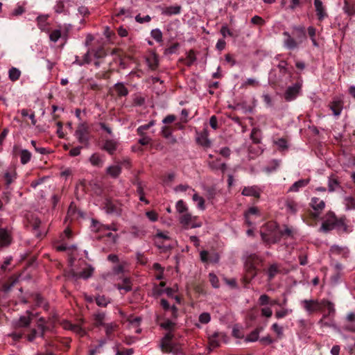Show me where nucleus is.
Wrapping results in <instances>:
<instances>
[{"instance_id":"nucleus-36","label":"nucleus","mask_w":355,"mask_h":355,"mask_svg":"<svg viewBox=\"0 0 355 355\" xmlns=\"http://www.w3.org/2000/svg\"><path fill=\"white\" fill-rule=\"evenodd\" d=\"M89 162L94 166H101L103 164L101 157L97 153H94L90 157Z\"/></svg>"},{"instance_id":"nucleus-13","label":"nucleus","mask_w":355,"mask_h":355,"mask_svg":"<svg viewBox=\"0 0 355 355\" xmlns=\"http://www.w3.org/2000/svg\"><path fill=\"white\" fill-rule=\"evenodd\" d=\"M197 141L200 145L204 147H210L211 141L209 139V133L207 130H204L201 133L198 135Z\"/></svg>"},{"instance_id":"nucleus-59","label":"nucleus","mask_w":355,"mask_h":355,"mask_svg":"<svg viewBox=\"0 0 355 355\" xmlns=\"http://www.w3.org/2000/svg\"><path fill=\"white\" fill-rule=\"evenodd\" d=\"M261 315L266 318H270L272 315V309L269 306H265L261 309Z\"/></svg>"},{"instance_id":"nucleus-42","label":"nucleus","mask_w":355,"mask_h":355,"mask_svg":"<svg viewBox=\"0 0 355 355\" xmlns=\"http://www.w3.org/2000/svg\"><path fill=\"white\" fill-rule=\"evenodd\" d=\"M96 302L99 306H106L110 303V300L104 295H98L96 297Z\"/></svg>"},{"instance_id":"nucleus-30","label":"nucleus","mask_w":355,"mask_h":355,"mask_svg":"<svg viewBox=\"0 0 355 355\" xmlns=\"http://www.w3.org/2000/svg\"><path fill=\"white\" fill-rule=\"evenodd\" d=\"M192 199L197 203V208L200 210L204 211L205 209V200L202 197L200 196L197 193H194Z\"/></svg>"},{"instance_id":"nucleus-15","label":"nucleus","mask_w":355,"mask_h":355,"mask_svg":"<svg viewBox=\"0 0 355 355\" xmlns=\"http://www.w3.org/2000/svg\"><path fill=\"white\" fill-rule=\"evenodd\" d=\"M123 284H116L115 286L118 290L121 291V293L123 295L124 293L129 292L132 290L131 283L130 278L125 277L122 278Z\"/></svg>"},{"instance_id":"nucleus-41","label":"nucleus","mask_w":355,"mask_h":355,"mask_svg":"<svg viewBox=\"0 0 355 355\" xmlns=\"http://www.w3.org/2000/svg\"><path fill=\"white\" fill-rule=\"evenodd\" d=\"M146 62L151 69H155L158 65V60L155 55H152L147 58Z\"/></svg>"},{"instance_id":"nucleus-38","label":"nucleus","mask_w":355,"mask_h":355,"mask_svg":"<svg viewBox=\"0 0 355 355\" xmlns=\"http://www.w3.org/2000/svg\"><path fill=\"white\" fill-rule=\"evenodd\" d=\"M293 310L291 309H282L275 311V316L277 319H282L292 313Z\"/></svg>"},{"instance_id":"nucleus-3","label":"nucleus","mask_w":355,"mask_h":355,"mask_svg":"<svg viewBox=\"0 0 355 355\" xmlns=\"http://www.w3.org/2000/svg\"><path fill=\"white\" fill-rule=\"evenodd\" d=\"M180 224L186 230L200 227L202 223L198 220V217L193 216L189 211L179 216Z\"/></svg>"},{"instance_id":"nucleus-17","label":"nucleus","mask_w":355,"mask_h":355,"mask_svg":"<svg viewBox=\"0 0 355 355\" xmlns=\"http://www.w3.org/2000/svg\"><path fill=\"white\" fill-rule=\"evenodd\" d=\"M309 183V179L300 180L292 184L288 191L297 192L301 188L305 187Z\"/></svg>"},{"instance_id":"nucleus-40","label":"nucleus","mask_w":355,"mask_h":355,"mask_svg":"<svg viewBox=\"0 0 355 355\" xmlns=\"http://www.w3.org/2000/svg\"><path fill=\"white\" fill-rule=\"evenodd\" d=\"M8 73H9V78L12 81L17 80L21 76V71L15 67H12L11 69H10Z\"/></svg>"},{"instance_id":"nucleus-16","label":"nucleus","mask_w":355,"mask_h":355,"mask_svg":"<svg viewBox=\"0 0 355 355\" xmlns=\"http://www.w3.org/2000/svg\"><path fill=\"white\" fill-rule=\"evenodd\" d=\"M285 36L284 46L285 48L292 50L297 47V42L293 38L288 32H284Z\"/></svg>"},{"instance_id":"nucleus-8","label":"nucleus","mask_w":355,"mask_h":355,"mask_svg":"<svg viewBox=\"0 0 355 355\" xmlns=\"http://www.w3.org/2000/svg\"><path fill=\"white\" fill-rule=\"evenodd\" d=\"M300 303L309 314L320 309V302L315 300H304Z\"/></svg>"},{"instance_id":"nucleus-9","label":"nucleus","mask_w":355,"mask_h":355,"mask_svg":"<svg viewBox=\"0 0 355 355\" xmlns=\"http://www.w3.org/2000/svg\"><path fill=\"white\" fill-rule=\"evenodd\" d=\"M313 4L316 15L319 21H321L327 17L328 15L326 11V8L321 0H314Z\"/></svg>"},{"instance_id":"nucleus-46","label":"nucleus","mask_w":355,"mask_h":355,"mask_svg":"<svg viewBox=\"0 0 355 355\" xmlns=\"http://www.w3.org/2000/svg\"><path fill=\"white\" fill-rule=\"evenodd\" d=\"M323 306L327 309L329 315L334 314L335 313L334 305L331 302L324 300L320 302V306Z\"/></svg>"},{"instance_id":"nucleus-62","label":"nucleus","mask_w":355,"mask_h":355,"mask_svg":"<svg viewBox=\"0 0 355 355\" xmlns=\"http://www.w3.org/2000/svg\"><path fill=\"white\" fill-rule=\"evenodd\" d=\"M331 251L332 253H336V254H339L342 252H343L344 253L348 252V250L346 248L340 247L338 245H333L331 248Z\"/></svg>"},{"instance_id":"nucleus-60","label":"nucleus","mask_w":355,"mask_h":355,"mask_svg":"<svg viewBox=\"0 0 355 355\" xmlns=\"http://www.w3.org/2000/svg\"><path fill=\"white\" fill-rule=\"evenodd\" d=\"M146 216L151 222H155L158 220V215L154 211H148L146 212Z\"/></svg>"},{"instance_id":"nucleus-31","label":"nucleus","mask_w":355,"mask_h":355,"mask_svg":"<svg viewBox=\"0 0 355 355\" xmlns=\"http://www.w3.org/2000/svg\"><path fill=\"white\" fill-rule=\"evenodd\" d=\"M175 209L180 216L189 211L187 205L182 200H180L176 202Z\"/></svg>"},{"instance_id":"nucleus-4","label":"nucleus","mask_w":355,"mask_h":355,"mask_svg":"<svg viewBox=\"0 0 355 355\" xmlns=\"http://www.w3.org/2000/svg\"><path fill=\"white\" fill-rule=\"evenodd\" d=\"M12 241V229L11 227H0V250L9 246Z\"/></svg>"},{"instance_id":"nucleus-34","label":"nucleus","mask_w":355,"mask_h":355,"mask_svg":"<svg viewBox=\"0 0 355 355\" xmlns=\"http://www.w3.org/2000/svg\"><path fill=\"white\" fill-rule=\"evenodd\" d=\"M31 153L26 149L21 150L20 152V159L22 164H26L31 159Z\"/></svg>"},{"instance_id":"nucleus-6","label":"nucleus","mask_w":355,"mask_h":355,"mask_svg":"<svg viewBox=\"0 0 355 355\" xmlns=\"http://www.w3.org/2000/svg\"><path fill=\"white\" fill-rule=\"evenodd\" d=\"M60 324L64 329L71 331L79 337H83L87 334L85 329L79 324H73L66 320H62Z\"/></svg>"},{"instance_id":"nucleus-28","label":"nucleus","mask_w":355,"mask_h":355,"mask_svg":"<svg viewBox=\"0 0 355 355\" xmlns=\"http://www.w3.org/2000/svg\"><path fill=\"white\" fill-rule=\"evenodd\" d=\"M121 172V167L119 164H115L112 166H110L107 168V173L108 175L113 178H116L119 175Z\"/></svg>"},{"instance_id":"nucleus-5","label":"nucleus","mask_w":355,"mask_h":355,"mask_svg":"<svg viewBox=\"0 0 355 355\" xmlns=\"http://www.w3.org/2000/svg\"><path fill=\"white\" fill-rule=\"evenodd\" d=\"M75 136L79 143L85 146H89V128L87 125L85 123L80 124L75 132Z\"/></svg>"},{"instance_id":"nucleus-35","label":"nucleus","mask_w":355,"mask_h":355,"mask_svg":"<svg viewBox=\"0 0 355 355\" xmlns=\"http://www.w3.org/2000/svg\"><path fill=\"white\" fill-rule=\"evenodd\" d=\"M339 187V182L336 178L331 176L328 180V190L329 192H333Z\"/></svg>"},{"instance_id":"nucleus-57","label":"nucleus","mask_w":355,"mask_h":355,"mask_svg":"<svg viewBox=\"0 0 355 355\" xmlns=\"http://www.w3.org/2000/svg\"><path fill=\"white\" fill-rule=\"evenodd\" d=\"M270 297L266 294H262L259 298V304L261 306L270 304Z\"/></svg>"},{"instance_id":"nucleus-1","label":"nucleus","mask_w":355,"mask_h":355,"mask_svg":"<svg viewBox=\"0 0 355 355\" xmlns=\"http://www.w3.org/2000/svg\"><path fill=\"white\" fill-rule=\"evenodd\" d=\"M334 229L344 232H348L345 220L343 218H337L335 214L330 211L326 214L319 231L323 233H328Z\"/></svg>"},{"instance_id":"nucleus-63","label":"nucleus","mask_w":355,"mask_h":355,"mask_svg":"<svg viewBox=\"0 0 355 355\" xmlns=\"http://www.w3.org/2000/svg\"><path fill=\"white\" fill-rule=\"evenodd\" d=\"M150 19L151 17L149 15L141 17L140 15H138L135 17V20L140 24L149 22Z\"/></svg>"},{"instance_id":"nucleus-19","label":"nucleus","mask_w":355,"mask_h":355,"mask_svg":"<svg viewBox=\"0 0 355 355\" xmlns=\"http://www.w3.org/2000/svg\"><path fill=\"white\" fill-rule=\"evenodd\" d=\"M171 237L168 232L158 231L155 236V242L159 248L162 246L159 244L161 241H169Z\"/></svg>"},{"instance_id":"nucleus-11","label":"nucleus","mask_w":355,"mask_h":355,"mask_svg":"<svg viewBox=\"0 0 355 355\" xmlns=\"http://www.w3.org/2000/svg\"><path fill=\"white\" fill-rule=\"evenodd\" d=\"M262 190L258 186L254 185L250 187H245L241 192V194L245 196H252L254 198H259Z\"/></svg>"},{"instance_id":"nucleus-25","label":"nucleus","mask_w":355,"mask_h":355,"mask_svg":"<svg viewBox=\"0 0 355 355\" xmlns=\"http://www.w3.org/2000/svg\"><path fill=\"white\" fill-rule=\"evenodd\" d=\"M279 272V266L276 263L272 264L267 270L268 280L272 281V279Z\"/></svg>"},{"instance_id":"nucleus-26","label":"nucleus","mask_w":355,"mask_h":355,"mask_svg":"<svg viewBox=\"0 0 355 355\" xmlns=\"http://www.w3.org/2000/svg\"><path fill=\"white\" fill-rule=\"evenodd\" d=\"M161 133L164 137L170 139L171 143H175L176 139L172 135V131L169 127L164 125L162 128Z\"/></svg>"},{"instance_id":"nucleus-52","label":"nucleus","mask_w":355,"mask_h":355,"mask_svg":"<svg viewBox=\"0 0 355 355\" xmlns=\"http://www.w3.org/2000/svg\"><path fill=\"white\" fill-rule=\"evenodd\" d=\"M25 12V8L24 6L17 4V7L12 11L10 15L11 16H19L21 15Z\"/></svg>"},{"instance_id":"nucleus-33","label":"nucleus","mask_w":355,"mask_h":355,"mask_svg":"<svg viewBox=\"0 0 355 355\" xmlns=\"http://www.w3.org/2000/svg\"><path fill=\"white\" fill-rule=\"evenodd\" d=\"M263 330L262 327L257 328L252 331L246 338L245 341L247 342H255L259 339V335Z\"/></svg>"},{"instance_id":"nucleus-29","label":"nucleus","mask_w":355,"mask_h":355,"mask_svg":"<svg viewBox=\"0 0 355 355\" xmlns=\"http://www.w3.org/2000/svg\"><path fill=\"white\" fill-rule=\"evenodd\" d=\"M94 324L97 327L104 326L106 323H104L105 320V313L103 312H98L94 315Z\"/></svg>"},{"instance_id":"nucleus-49","label":"nucleus","mask_w":355,"mask_h":355,"mask_svg":"<svg viewBox=\"0 0 355 355\" xmlns=\"http://www.w3.org/2000/svg\"><path fill=\"white\" fill-rule=\"evenodd\" d=\"M196 60V57L193 51H190L186 58V64L191 66Z\"/></svg>"},{"instance_id":"nucleus-44","label":"nucleus","mask_w":355,"mask_h":355,"mask_svg":"<svg viewBox=\"0 0 355 355\" xmlns=\"http://www.w3.org/2000/svg\"><path fill=\"white\" fill-rule=\"evenodd\" d=\"M248 86L256 87L259 86V81L255 78H249L241 84V87H248Z\"/></svg>"},{"instance_id":"nucleus-45","label":"nucleus","mask_w":355,"mask_h":355,"mask_svg":"<svg viewBox=\"0 0 355 355\" xmlns=\"http://www.w3.org/2000/svg\"><path fill=\"white\" fill-rule=\"evenodd\" d=\"M271 329L277 334L279 338H282L284 336V329L282 326L277 323H274L271 326Z\"/></svg>"},{"instance_id":"nucleus-51","label":"nucleus","mask_w":355,"mask_h":355,"mask_svg":"<svg viewBox=\"0 0 355 355\" xmlns=\"http://www.w3.org/2000/svg\"><path fill=\"white\" fill-rule=\"evenodd\" d=\"M275 144L278 146L280 150H286L288 148V142L284 138H280L274 141Z\"/></svg>"},{"instance_id":"nucleus-56","label":"nucleus","mask_w":355,"mask_h":355,"mask_svg":"<svg viewBox=\"0 0 355 355\" xmlns=\"http://www.w3.org/2000/svg\"><path fill=\"white\" fill-rule=\"evenodd\" d=\"M211 320V316L209 313L205 312L199 315V322L202 324H207Z\"/></svg>"},{"instance_id":"nucleus-37","label":"nucleus","mask_w":355,"mask_h":355,"mask_svg":"<svg viewBox=\"0 0 355 355\" xmlns=\"http://www.w3.org/2000/svg\"><path fill=\"white\" fill-rule=\"evenodd\" d=\"M128 265L127 262L124 261L117 266L113 267L112 272L114 275H119L123 274L125 272V269L126 266Z\"/></svg>"},{"instance_id":"nucleus-50","label":"nucleus","mask_w":355,"mask_h":355,"mask_svg":"<svg viewBox=\"0 0 355 355\" xmlns=\"http://www.w3.org/2000/svg\"><path fill=\"white\" fill-rule=\"evenodd\" d=\"M54 10L56 13L60 14L65 12L64 3L62 1L58 0L54 6Z\"/></svg>"},{"instance_id":"nucleus-23","label":"nucleus","mask_w":355,"mask_h":355,"mask_svg":"<svg viewBox=\"0 0 355 355\" xmlns=\"http://www.w3.org/2000/svg\"><path fill=\"white\" fill-rule=\"evenodd\" d=\"M200 259L202 262H207L208 261L211 262H218L219 260V256L217 254H214L212 257L209 256L207 251L203 250L200 252Z\"/></svg>"},{"instance_id":"nucleus-21","label":"nucleus","mask_w":355,"mask_h":355,"mask_svg":"<svg viewBox=\"0 0 355 355\" xmlns=\"http://www.w3.org/2000/svg\"><path fill=\"white\" fill-rule=\"evenodd\" d=\"M251 216H259V211L255 207H250L248 211L245 214V221L249 226L252 225L251 221Z\"/></svg>"},{"instance_id":"nucleus-32","label":"nucleus","mask_w":355,"mask_h":355,"mask_svg":"<svg viewBox=\"0 0 355 355\" xmlns=\"http://www.w3.org/2000/svg\"><path fill=\"white\" fill-rule=\"evenodd\" d=\"M286 208L287 211L294 214L298 210V204L293 200H288L286 202Z\"/></svg>"},{"instance_id":"nucleus-48","label":"nucleus","mask_w":355,"mask_h":355,"mask_svg":"<svg viewBox=\"0 0 355 355\" xmlns=\"http://www.w3.org/2000/svg\"><path fill=\"white\" fill-rule=\"evenodd\" d=\"M61 37V31L55 29L49 34V39L51 42H56Z\"/></svg>"},{"instance_id":"nucleus-54","label":"nucleus","mask_w":355,"mask_h":355,"mask_svg":"<svg viewBox=\"0 0 355 355\" xmlns=\"http://www.w3.org/2000/svg\"><path fill=\"white\" fill-rule=\"evenodd\" d=\"M293 229L288 227V226L285 225L284 227V229L280 231V234L282 236H286L287 237H293Z\"/></svg>"},{"instance_id":"nucleus-14","label":"nucleus","mask_w":355,"mask_h":355,"mask_svg":"<svg viewBox=\"0 0 355 355\" xmlns=\"http://www.w3.org/2000/svg\"><path fill=\"white\" fill-rule=\"evenodd\" d=\"M118 146V142L114 139H105L103 149L109 154L112 155L116 151Z\"/></svg>"},{"instance_id":"nucleus-18","label":"nucleus","mask_w":355,"mask_h":355,"mask_svg":"<svg viewBox=\"0 0 355 355\" xmlns=\"http://www.w3.org/2000/svg\"><path fill=\"white\" fill-rule=\"evenodd\" d=\"M181 6H171L166 7L162 10V14L167 16L175 15L180 13Z\"/></svg>"},{"instance_id":"nucleus-43","label":"nucleus","mask_w":355,"mask_h":355,"mask_svg":"<svg viewBox=\"0 0 355 355\" xmlns=\"http://www.w3.org/2000/svg\"><path fill=\"white\" fill-rule=\"evenodd\" d=\"M118 325L114 322L106 323L105 324V334L110 337L112 334L117 329Z\"/></svg>"},{"instance_id":"nucleus-47","label":"nucleus","mask_w":355,"mask_h":355,"mask_svg":"<svg viewBox=\"0 0 355 355\" xmlns=\"http://www.w3.org/2000/svg\"><path fill=\"white\" fill-rule=\"evenodd\" d=\"M151 37L157 42H159L162 41V31L158 29H153L151 31L150 33Z\"/></svg>"},{"instance_id":"nucleus-58","label":"nucleus","mask_w":355,"mask_h":355,"mask_svg":"<svg viewBox=\"0 0 355 355\" xmlns=\"http://www.w3.org/2000/svg\"><path fill=\"white\" fill-rule=\"evenodd\" d=\"M271 166H268L266 168V171L268 172H272L275 171L280 165V161L277 159H273L271 163Z\"/></svg>"},{"instance_id":"nucleus-39","label":"nucleus","mask_w":355,"mask_h":355,"mask_svg":"<svg viewBox=\"0 0 355 355\" xmlns=\"http://www.w3.org/2000/svg\"><path fill=\"white\" fill-rule=\"evenodd\" d=\"M114 88L118 95L125 96L128 95V91L125 85L122 83H116L114 85Z\"/></svg>"},{"instance_id":"nucleus-27","label":"nucleus","mask_w":355,"mask_h":355,"mask_svg":"<svg viewBox=\"0 0 355 355\" xmlns=\"http://www.w3.org/2000/svg\"><path fill=\"white\" fill-rule=\"evenodd\" d=\"M93 271L94 268H92L91 266H89L87 268H85L83 271L77 274H74L73 276L76 279L83 278L84 279H87L92 275Z\"/></svg>"},{"instance_id":"nucleus-2","label":"nucleus","mask_w":355,"mask_h":355,"mask_svg":"<svg viewBox=\"0 0 355 355\" xmlns=\"http://www.w3.org/2000/svg\"><path fill=\"white\" fill-rule=\"evenodd\" d=\"M173 335L171 331L168 332L165 336L162 339L160 343V348L164 352L171 353L175 355H180L182 354L181 348L175 345L172 338Z\"/></svg>"},{"instance_id":"nucleus-55","label":"nucleus","mask_w":355,"mask_h":355,"mask_svg":"<svg viewBox=\"0 0 355 355\" xmlns=\"http://www.w3.org/2000/svg\"><path fill=\"white\" fill-rule=\"evenodd\" d=\"M345 205L347 209L355 208V198L352 196H347L345 199Z\"/></svg>"},{"instance_id":"nucleus-61","label":"nucleus","mask_w":355,"mask_h":355,"mask_svg":"<svg viewBox=\"0 0 355 355\" xmlns=\"http://www.w3.org/2000/svg\"><path fill=\"white\" fill-rule=\"evenodd\" d=\"M293 29L298 32L300 38L306 39V32L304 26H294Z\"/></svg>"},{"instance_id":"nucleus-24","label":"nucleus","mask_w":355,"mask_h":355,"mask_svg":"<svg viewBox=\"0 0 355 355\" xmlns=\"http://www.w3.org/2000/svg\"><path fill=\"white\" fill-rule=\"evenodd\" d=\"M311 206L315 211H321L325 207V203L318 198L311 199Z\"/></svg>"},{"instance_id":"nucleus-53","label":"nucleus","mask_w":355,"mask_h":355,"mask_svg":"<svg viewBox=\"0 0 355 355\" xmlns=\"http://www.w3.org/2000/svg\"><path fill=\"white\" fill-rule=\"evenodd\" d=\"M117 17L124 16L125 17H132L131 11L125 8H121L116 13Z\"/></svg>"},{"instance_id":"nucleus-7","label":"nucleus","mask_w":355,"mask_h":355,"mask_svg":"<svg viewBox=\"0 0 355 355\" xmlns=\"http://www.w3.org/2000/svg\"><path fill=\"white\" fill-rule=\"evenodd\" d=\"M103 209L108 214L120 216L122 213L121 205L110 199L105 200Z\"/></svg>"},{"instance_id":"nucleus-22","label":"nucleus","mask_w":355,"mask_h":355,"mask_svg":"<svg viewBox=\"0 0 355 355\" xmlns=\"http://www.w3.org/2000/svg\"><path fill=\"white\" fill-rule=\"evenodd\" d=\"M47 15H40L37 17V22L39 28L42 31H48Z\"/></svg>"},{"instance_id":"nucleus-64","label":"nucleus","mask_w":355,"mask_h":355,"mask_svg":"<svg viewBox=\"0 0 355 355\" xmlns=\"http://www.w3.org/2000/svg\"><path fill=\"white\" fill-rule=\"evenodd\" d=\"M209 280H210V282L213 287H214V288L219 287L218 279L214 274H212V273L209 274Z\"/></svg>"},{"instance_id":"nucleus-20","label":"nucleus","mask_w":355,"mask_h":355,"mask_svg":"<svg viewBox=\"0 0 355 355\" xmlns=\"http://www.w3.org/2000/svg\"><path fill=\"white\" fill-rule=\"evenodd\" d=\"M31 322L30 316L22 315L19 319L13 321V324L15 327H27Z\"/></svg>"},{"instance_id":"nucleus-12","label":"nucleus","mask_w":355,"mask_h":355,"mask_svg":"<svg viewBox=\"0 0 355 355\" xmlns=\"http://www.w3.org/2000/svg\"><path fill=\"white\" fill-rule=\"evenodd\" d=\"M300 89V86L295 84L289 87L285 92L284 98L287 101L294 100L298 95Z\"/></svg>"},{"instance_id":"nucleus-10","label":"nucleus","mask_w":355,"mask_h":355,"mask_svg":"<svg viewBox=\"0 0 355 355\" xmlns=\"http://www.w3.org/2000/svg\"><path fill=\"white\" fill-rule=\"evenodd\" d=\"M38 330L33 329L30 334L28 335V340L33 341L37 336H42L45 329V322L44 318H40L37 322Z\"/></svg>"}]
</instances>
